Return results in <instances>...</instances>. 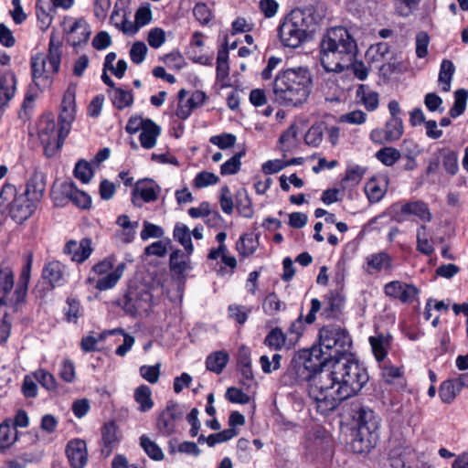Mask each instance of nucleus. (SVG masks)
Listing matches in <instances>:
<instances>
[{
  "label": "nucleus",
  "mask_w": 468,
  "mask_h": 468,
  "mask_svg": "<svg viewBox=\"0 0 468 468\" xmlns=\"http://www.w3.org/2000/svg\"><path fill=\"white\" fill-rule=\"evenodd\" d=\"M331 368L323 367L312 375L303 376L306 365H293L303 378L309 379L308 393L318 412L326 415L349 398L356 396L368 380L366 369L355 359L338 358Z\"/></svg>",
  "instance_id": "obj_1"
},
{
  "label": "nucleus",
  "mask_w": 468,
  "mask_h": 468,
  "mask_svg": "<svg viewBox=\"0 0 468 468\" xmlns=\"http://www.w3.org/2000/svg\"><path fill=\"white\" fill-rule=\"evenodd\" d=\"M356 53V42L344 27L328 29L320 43V61L327 72H342L348 69Z\"/></svg>",
  "instance_id": "obj_2"
},
{
  "label": "nucleus",
  "mask_w": 468,
  "mask_h": 468,
  "mask_svg": "<svg viewBox=\"0 0 468 468\" xmlns=\"http://www.w3.org/2000/svg\"><path fill=\"white\" fill-rule=\"evenodd\" d=\"M312 77L304 67L290 68L281 71L272 84L274 101L287 107L304 103L311 92Z\"/></svg>",
  "instance_id": "obj_3"
},
{
  "label": "nucleus",
  "mask_w": 468,
  "mask_h": 468,
  "mask_svg": "<svg viewBox=\"0 0 468 468\" xmlns=\"http://www.w3.org/2000/svg\"><path fill=\"white\" fill-rule=\"evenodd\" d=\"M29 282V260L25 263L20 282L17 284L10 305L3 303V296L13 287L14 279L10 269L0 270V343H5L11 331L10 312H18L26 306L27 284Z\"/></svg>",
  "instance_id": "obj_4"
},
{
  "label": "nucleus",
  "mask_w": 468,
  "mask_h": 468,
  "mask_svg": "<svg viewBox=\"0 0 468 468\" xmlns=\"http://www.w3.org/2000/svg\"><path fill=\"white\" fill-rule=\"evenodd\" d=\"M352 339L348 332L338 325H325L319 331V344L311 349L310 356L318 359L320 367L328 365L350 354Z\"/></svg>",
  "instance_id": "obj_5"
},
{
  "label": "nucleus",
  "mask_w": 468,
  "mask_h": 468,
  "mask_svg": "<svg viewBox=\"0 0 468 468\" xmlns=\"http://www.w3.org/2000/svg\"><path fill=\"white\" fill-rule=\"evenodd\" d=\"M17 224H23L29 218V184L27 183L23 193L17 195L14 185L5 184L0 190V226L7 217Z\"/></svg>",
  "instance_id": "obj_6"
},
{
  "label": "nucleus",
  "mask_w": 468,
  "mask_h": 468,
  "mask_svg": "<svg viewBox=\"0 0 468 468\" xmlns=\"http://www.w3.org/2000/svg\"><path fill=\"white\" fill-rule=\"evenodd\" d=\"M36 130L45 154L48 157L58 152L68 136L62 134V125L57 124L52 112L44 113L38 118L36 122Z\"/></svg>",
  "instance_id": "obj_7"
},
{
  "label": "nucleus",
  "mask_w": 468,
  "mask_h": 468,
  "mask_svg": "<svg viewBox=\"0 0 468 468\" xmlns=\"http://www.w3.org/2000/svg\"><path fill=\"white\" fill-rule=\"evenodd\" d=\"M126 264L122 262L114 266L112 258H106L92 267L88 278L89 283H94L99 291L112 289L122 277Z\"/></svg>",
  "instance_id": "obj_8"
},
{
  "label": "nucleus",
  "mask_w": 468,
  "mask_h": 468,
  "mask_svg": "<svg viewBox=\"0 0 468 468\" xmlns=\"http://www.w3.org/2000/svg\"><path fill=\"white\" fill-rule=\"evenodd\" d=\"M303 20L302 13L292 12L281 23L278 35L281 43L284 47L296 48L303 42L306 37Z\"/></svg>",
  "instance_id": "obj_9"
},
{
  "label": "nucleus",
  "mask_w": 468,
  "mask_h": 468,
  "mask_svg": "<svg viewBox=\"0 0 468 468\" xmlns=\"http://www.w3.org/2000/svg\"><path fill=\"white\" fill-rule=\"evenodd\" d=\"M399 207V211L394 215V219L398 222H403L407 217H415L419 220L427 223L431 221L432 214L428 205L422 200H411L401 204H396L392 207L395 210Z\"/></svg>",
  "instance_id": "obj_10"
},
{
  "label": "nucleus",
  "mask_w": 468,
  "mask_h": 468,
  "mask_svg": "<svg viewBox=\"0 0 468 468\" xmlns=\"http://www.w3.org/2000/svg\"><path fill=\"white\" fill-rule=\"evenodd\" d=\"M76 118V87L69 86L59 107L58 122L62 125V134L69 135Z\"/></svg>",
  "instance_id": "obj_11"
},
{
  "label": "nucleus",
  "mask_w": 468,
  "mask_h": 468,
  "mask_svg": "<svg viewBox=\"0 0 468 468\" xmlns=\"http://www.w3.org/2000/svg\"><path fill=\"white\" fill-rule=\"evenodd\" d=\"M63 29L68 35V41L73 46L86 43L90 36V26L84 18L66 17Z\"/></svg>",
  "instance_id": "obj_12"
},
{
  "label": "nucleus",
  "mask_w": 468,
  "mask_h": 468,
  "mask_svg": "<svg viewBox=\"0 0 468 468\" xmlns=\"http://www.w3.org/2000/svg\"><path fill=\"white\" fill-rule=\"evenodd\" d=\"M363 269L370 275L390 273L394 269L393 258L386 251L371 253L365 258Z\"/></svg>",
  "instance_id": "obj_13"
},
{
  "label": "nucleus",
  "mask_w": 468,
  "mask_h": 468,
  "mask_svg": "<svg viewBox=\"0 0 468 468\" xmlns=\"http://www.w3.org/2000/svg\"><path fill=\"white\" fill-rule=\"evenodd\" d=\"M384 292L388 297L398 299L405 303H410L417 299L419 290L413 284L392 281L384 286Z\"/></svg>",
  "instance_id": "obj_14"
},
{
  "label": "nucleus",
  "mask_w": 468,
  "mask_h": 468,
  "mask_svg": "<svg viewBox=\"0 0 468 468\" xmlns=\"http://www.w3.org/2000/svg\"><path fill=\"white\" fill-rule=\"evenodd\" d=\"M357 414L358 435H368L371 439H377V431L380 426L379 418L372 410L366 408H361Z\"/></svg>",
  "instance_id": "obj_15"
},
{
  "label": "nucleus",
  "mask_w": 468,
  "mask_h": 468,
  "mask_svg": "<svg viewBox=\"0 0 468 468\" xmlns=\"http://www.w3.org/2000/svg\"><path fill=\"white\" fill-rule=\"evenodd\" d=\"M181 418L182 412L176 404L167 405L158 417V431L164 435H171L175 432L176 422Z\"/></svg>",
  "instance_id": "obj_16"
},
{
  "label": "nucleus",
  "mask_w": 468,
  "mask_h": 468,
  "mask_svg": "<svg viewBox=\"0 0 468 468\" xmlns=\"http://www.w3.org/2000/svg\"><path fill=\"white\" fill-rule=\"evenodd\" d=\"M66 455L72 468H83L88 462L86 442L80 439H74L68 442Z\"/></svg>",
  "instance_id": "obj_17"
},
{
  "label": "nucleus",
  "mask_w": 468,
  "mask_h": 468,
  "mask_svg": "<svg viewBox=\"0 0 468 468\" xmlns=\"http://www.w3.org/2000/svg\"><path fill=\"white\" fill-rule=\"evenodd\" d=\"M158 193V186L154 181L145 180L138 183L133 190L132 201L134 206L141 207L143 203L155 201Z\"/></svg>",
  "instance_id": "obj_18"
},
{
  "label": "nucleus",
  "mask_w": 468,
  "mask_h": 468,
  "mask_svg": "<svg viewBox=\"0 0 468 468\" xmlns=\"http://www.w3.org/2000/svg\"><path fill=\"white\" fill-rule=\"evenodd\" d=\"M91 240L82 239L80 241L69 240L64 247V253L70 257L72 261L81 263L91 254Z\"/></svg>",
  "instance_id": "obj_19"
},
{
  "label": "nucleus",
  "mask_w": 468,
  "mask_h": 468,
  "mask_svg": "<svg viewBox=\"0 0 468 468\" xmlns=\"http://www.w3.org/2000/svg\"><path fill=\"white\" fill-rule=\"evenodd\" d=\"M66 267L58 261H51L45 264L42 270V278L55 288L65 282Z\"/></svg>",
  "instance_id": "obj_20"
},
{
  "label": "nucleus",
  "mask_w": 468,
  "mask_h": 468,
  "mask_svg": "<svg viewBox=\"0 0 468 468\" xmlns=\"http://www.w3.org/2000/svg\"><path fill=\"white\" fill-rule=\"evenodd\" d=\"M120 442V434L113 422L106 423L101 429V454L108 457Z\"/></svg>",
  "instance_id": "obj_21"
},
{
  "label": "nucleus",
  "mask_w": 468,
  "mask_h": 468,
  "mask_svg": "<svg viewBox=\"0 0 468 468\" xmlns=\"http://www.w3.org/2000/svg\"><path fill=\"white\" fill-rule=\"evenodd\" d=\"M356 101L368 112H374L379 105V94L368 85L360 84L356 90Z\"/></svg>",
  "instance_id": "obj_22"
},
{
  "label": "nucleus",
  "mask_w": 468,
  "mask_h": 468,
  "mask_svg": "<svg viewBox=\"0 0 468 468\" xmlns=\"http://www.w3.org/2000/svg\"><path fill=\"white\" fill-rule=\"evenodd\" d=\"M162 129L152 120L146 122V125L141 131L139 135L140 144L144 149H152L156 145L157 138L160 136Z\"/></svg>",
  "instance_id": "obj_23"
},
{
  "label": "nucleus",
  "mask_w": 468,
  "mask_h": 468,
  "mask_svg": "<svg viewBox=\"0 0 468 468\" xmlns=\"http://www.w3.org/2000/svg\"><path fill=\"white\" fill-rule=\"evenodd\" d=\"M62 192L74 205L80 208H88L91 204L90 196L77 189L73 183H64Z\"/></svg>",
  "instance_id": "obj_24"
},
{
  "label": "nucleus",
  "mask_w": 468,
  "mask_h": 468,
  "mask_svg": "<svg viewBox=\"0 0 468 468\" xmlns=\"http://www.w3.org/2000/svg\"><path fill=\"white\" fill-rule=\"evenodd\" d=\"M259 244L258 234H244L238 239L236 243V250L239 256L247 258L251 256L256 251Z\"/></svg>",
  "instance_id": "obj_25"
},
{
  "label": "nucleus",
  "mask_w": 468,
  "mask_h": 468,
  "mask_svg": "<svg viewBox=\"0 0 468 468\" xmlns=\"http://www.w3.org/2000/svg\"><path fill=\"white\" fill-rule=\"evenodd\" d=\"M152 299V295L148 291H143L136 297L133 296V292H129L127 295V302L125 308L128 312L134 314L140 311H146L149 307V302Z\"/></svg>",
  "instance_id": "obj_26"
},
{
  "label": "nucleus",
  "mask_w": 468,
  "mask_h": 468,
  "mask_svg": "<svg viewBox=\"0 0 468 468\" xmlns=\"http://www.w3.org/2000/svg\"><path fill=\"white\" fill-rule=\"evenodd\" d=\"M16 90V77L13 74L5 75L0 81V111L8 104Z\"/></svg>",
  "instance_id": "obj_27"
},
{
  "label": "nucleus",
  "mask_w": 468,
  "mask_h": 468,
  "mask_svg": "<svg viewBox=\"0 0 468 468\" xmlns=\"http://www.w3.org/2000/svg\"><path fill=\"white\" fill-rule=\"evenodd\" d=\"M229 360V356L226 351H216L207 356L206 359V367L211 372L220 374L226 367Z\"/></svg>",
  "instance_id": "obj_28"
},
{
  "label": "nucleus",
  "mask_w": 468,
  "mask_h": 468,
  "mask_svg": "<svg viewBox=\"0 0 468 468\" xmlns=\"http://www.w3.org/2000/svg\"><path fill=\"white\" fill-rule=\"evenodd\" d=\"M417 246L416 249L420 253L430 256L434 252V245L430 238L426 225H420L416 231Z\"/></svg>",
  "instance_id": "obj_29"
},
{
  "label": "nucleus",
  "mask_w": 468,
  "mask_h": 468,
  "mask_svg": "<svg viewBox=\"0 0 468 468\" xmlns=\"http://www.w3.org/2000/svg\"><path fill=\"white\" fill-rule=\"evenodd\" d=\"M51 7L48 1L38 0L36 4L37 23L42 31L47 30L52 22V16L49 13Z\"/></svg>",
  "instance_id": "obj_30"
},
{
  "label": "nucleus",
  "mask_w": 468,
  "mask_h": 468,
  "mask_svg": "<svg viewBox=\"0 0 468 468\" xmlns=\"http://www.w3.org/2000/svg\"><path fill=\"white\" fill-rule=\"evenodd\" d=\"M134 400L139 405L138 410L141 412L149 411L154 407L151 388L146 385H141L134 390Z\"/></svg>",
  "instance_id": "obj_31"
},
{
  "label": "nucleus",
  "mask_w": 468,
  "mask_h": 468,
  "mask_svg": "<svg viewBox=\"0 0 468 468\" xmlns=\"http://www.w3.org/2000/svg\"><path fill=\"white\" fill-rule=\"evenodd\" d=\"M455 72L453 63L449 59H443L441 63L438 82L441 85V90L447 92L451 90V83Z\"/></svg>",
  "instance_id": "obj_32"
},
{
  "label": "nucleus",
  "mask_w": 468,
  "mask_h": 468,
  "mask_svg": "<svg viewBox=\"0 0 468 468\" xmlns=\"http://www.w3.org/2000/svg\"><path fill=\"white\" fill-rule=\"evenodd\" d=\"M18 439V432L11 426L9 420L0 424V452L9 448Z\"/></svg>",
  "instance_id": "obj_33"
},
{
  "label": "nucleus",
  "mask_w": 468,
  "mask_h": 468,
  "mask_svg": "<svg viewBox=\"0 0 468 468\" xmlns=\"http://www.w3.org/2000/svg\"><path fill=\"white\" fill-rule=\"evenodd\" d=\"M460 392L461 388L455 379L443 381L439 388L440 398L441 401L446 404H451Z\"/></svg>",
  "instance_id": "obj_34"
},
{
  "label": "nucleus",
  "mask_w": 468,
  "mask_h": 468,
  "mask_svg": "<svg viewBox=\"0 0 468 468\" xmlns=\"http://www.w3.org/2000/svg\"><path fill=\"white\" fill-rule=\"evenodd\" d=\"M120 334L123 336V343L122 345L119 346L116 350L115 354L120 356H123L127 354V352L132 348V346L134 344V337L132 335L125 334L124 331L121 328H115L109 331H104L101 334H100V339H105L108 335H117Z\"/></svg>",
  "instance_id": "obj_35"
},
{
  "label": "nucleus",
  "mask_w": 468,
  "mask_h": 468,
  "mask_svg": "<svg viewBox=\"0 0 468 468\" xmlns=\"http://www.w3.org/2000/svg\"><path fill=\"white\" fill-rule=\"evenodd\" d=\"M238 434L236 429L229 428L220 432L210 434L208 437H205L201 435L198 438V442L203 443L207 442L209 447H213L218 443H222L229 441L230 439L236 437Z\"/></svg>",
  "instance_id": "obj_36"
},
{
  "label": "nucleus",
  "mask_w": 468,
  "mask_h": 468,
  "mask_svg": "<svg viewBox=\"0 0 468 468\" xmlns=\"http://www.w3.org/2000/svg\"><path fill=\"white\" fill-rule=\"evenodd\" d=\"M404 132L403 122L401 118H391L386 123L385 140L394 142L399 140Z\"/></svg>",
  "instance_id": "obj_37"
},
{
  "label": "nucleus",
  "mask_w": 468,
  "mask_h": 468,
  "mask_svg": "<svg viewBox=\"0 0 468 468\" xmlns=\"http://www.w3.org/2000/svg\"><path fill=\"white\" fill-rule=\"evenodd\" d=\"M189 268V260L180 250L172 252L170 256V269L177 274L182 275Z\"/></svg>",
  "instance_id": "obj_38"
},
{
  "label": "nucleus",
  "mask_w": 468,
  "mask_h": 468,
  "mask_svg": "<svg viewBox=\"0 0 468 468\" xmlns=\"http://www.w3.org/2000/svg\"><path fill=\"white\" fill-rule=\"evenodd\" d=\"M173 234L174 239L177 240L185 248L187 254H191L193 252L194 248L188 228L182 223H178L175 226Z\"/></svg>",
  "instance_id": "obj_39"
},
{
  "label": "nucleus",
  "mask_w": 468,
  "mask_h": 468,
  "mask_svg": "<svg viewBox=\"0 0 468 468\" xmlns=\"http://www.w3.org/2000/svg\"><path fill=\"white\" fill-rule=\"evenodd\" d=\"M286 335L279 327H275L266 335L264 344L273 350H281L286 346Z\"/></svg>",
  "instance_id": "obj_40"
},
{
  "label": "nucleus",
  "mask_w": 468,
  "mask_h": 468,
  "mask_svg": "<svg viewBox=\"0 0 468 468\" xmlns=\"http://www.w3.org/2000/svg\"><path fill=\"white\" fill-rule=\"evenodd\" d=\"M286 304L280 300L278 295L274 292L269 293L263 303L262 309L267 315H275L279 312L285 310Z\"/></svg>",
  "instance_id": "obj_41"
},
{
  "label": "nucleus",
  "mask_w": 468,
  "mask_h": 468,
  "mask_svg": "<svg viewBox=\"0 0 468 468\" xmlns=\"http://www.w3.org/2000/svg\"><path fill=\"white\" fill-rule=\"evenodd\" d=\"M369 343L377 360H383L387 356L388 348L389 346L388 338L382 335L378 336H370Z\"/></svg>",
  "instance_id": "obj_42"
},
{
  "label": "nucleus",
  "mask_w": 468,
  "mask_h": 468,
  "mask_svg": "<svg viewBox=\"0 0 468 468\" xmlns=\"http://www.w3.org/2000/svg\"><path fill=\"white\" fill-rule=\"evenodd\" d=\"M467 99L468 90L460 89L454 92V103L449 111L452 118H457L463 113L466 109Z\"/></svg>",
  "instance_id": "obj_43"
},
{
  "label": "nucleus",
  "mask_w": 468,
  "mask_h": 468,
  "mask_svg": "<svg viewBox=\"0 0 468 468\" xmlns=\"http://www.w3.org/2000/svg\"><path fill=\"white\" fill-rule=\"evenodd\" d=\"M236 207L244 218H251L253 215V209L251 201L246 190L240 189L236 194Z\"/></svg>",
  "instance_id": "obj_44"
},
{
  "label": "nucleus",
  "mask_w": 468,
  "mask_h": 468,
  "mask_svg": "<svg viewBox=\"0 0 468 468\" xmlns=\"http://www.w3.org/2000/svg\"><path fill=\"white\" fill-rule=\"evenodd\" d=\"M116 223L123 229L122 233V240L125 242L132 241L138 227V221H131L127 215H121L118 217Z\"/></svg>",
  "instance_id": "obj_45"
},
{
  "label": "nucleus",
  "mask_w": 468,
  "mask_h": 468,
  "mask_svg": "<svg viewBox=\"0 0 468 468\" xmlns=\"http://www.w3.org/2000/svg\"><path fill=\"white\" fill-rule=\"evenodd\" d=\"M140 444L145 453L153 460L161 461L164 459V452L161 448L148 436L143 435L140 438Z\"/></svg>",
  "instance_id": "obj_46"
},
{
  "label": "nucleus",
  "mask_w": 468,
  "mask_h": 468,
  "mask_svg": "<svg viewBox=\"0 0 468 468\" xmlns=\"http://www.w3.org/2000/svg\"><path fill=\"white\" fill-rule=\"evenodd\" d=\"M377 159L387 166H392L401 157L400 152L394 147H384L376 153Z\"/></svg>",
  "instance_id": "obj_47"
},
{
  "label": "nucleus",
  "mask_w": 468,
  "mask_h": 468,
  "mask_svg": "<svg viewBox=\"0 0 468 468\" xmlns=\"http://www.w3.org/2000/svg\"><path fill=\"white\" fill-rule=\"evenodd\" d=\"M367 168L364 166L358 165H350L346 168L343 182L348 183L352 186H356L364 177Z\"/></svg>",
  "instance_id": "obj_48"
},
{
  "label": "nucleus",
  "mask_w": 468,
  "mask_h": 468,
  "mask_svg": "<svg viewBox=\"0 0 468 468\" xmlns=\"http://www.w3.org/2000/svg\"><path fill=\"white\" fill-rule=\"evenodd\" d=\"M112 100L115 107L122 110L133 103V95L130 91L114 88L112 91Z\"/></svg>",
  "instance_id": "obj_49"
},
{
  "label": "nucleus",
  "mask_w": 468,
  "mask_h": 468,
  "mask_svg": "<svg viewBox=\"0 0 468 468\" xmlns=\"http://www.w3.org/2000/svg\"><path fill=\"white\" fill-rule=\"evenodd\" d=\"M324 123H314L307 131L304 140L308 145L318 146L323 141L324 137Z\"/></svg>",
  "instance_id": "obj_50"
},
{
  "label": "nucleus",
  "mask_w": 468,
  "mask_h": 468,
  "mask_svg": "<svg viewBox=\"0 0 468 468\" xmlns=\"http://www.w3.org/2000/svg\"><path fill=\"white\" fill-rule=\"evenodd\" d=\"M297 132L294 127L287 129L280 137L279 143L281 144V150L283 152V156L286 153L291 152L296 146Z\"/></svg>",
  "instance_id": "obj_51"
},
{
  "label": "nucleus",
  "mask_w": 468,
  "mask_h": 468,
  "mask_svg": "<svg viewBox=\"0 0 468 468\" xmlns=\"http://www.w3.org/2000/svg\"><path fill=\"white\" fill-rule=\"evenodd\" d=\"M140 376L151 384L158 382L161 373V364L156 363L154 366L144 365L139 368Z\"/></svg>",
  "instance_id": "obj_52"
},
{
  "label": "nucleus",
  "mask_w": 468,
  "mask_h": 468,
  "mask_svg": "<svg viewBox=\"0 0 468 468\" xmlns=\"http://www.w3.org/2000/svg\"><path fill=\"white\" fill-rule=\"evenodd\" d=\"M243 154L244 153H238L222 164L220 166V174L222 176H229L238 173L241 165L240 159Z\"/></svg>",
  "instance_id": "obj_53"
},
{
  "label": "nucleus",
  "mask_w": 468,
  "mask_h": 468,
  "mask_svg": "<svg viewBox=\"0 0 468 468\" xmlns=\"http://www.w3.org/2000/svg\"><path fill=\"white\" fill-rule=\"evenodd\" d=\"M218 180L219 178L216 174L207 171H202L196 176L193 185L197 188H204L208 186L216 185Z\"/></svg>",
  "instance_id": "obj_54"
},
{
  "label": "nucleus",
  "mask_w": 468,
  "mask_h": 468,
  "mask_svg": "<svg viewBox=\"0 0 468 468\" xmlns=\"http://www.w3.org/2000/svg\"><path fill=\"white\" fill-rule=\"evenodd\" d=\"M442 165L450 175H455L459 171L457 153L450 149L445 150L442 156Z\"/></svg>",
  "instance_id": "obj_55"
},
{
  "label": "nucleus",
  "mask_w": 468,
  "mask_h": 468,
  "mask_svg": "<svg viewBox=\"0 0 468 468\" xmlns=\"http://www.w3.org/2000/svg\"><path fill=\"white\" fill-rule=\"evenodd\" d=\"M365 191L370 202L376 203L382 199L385 189L380 187L376 180H369L365 186Z\"/></svg>",
  "instance_id": "obj_56"
},
{
  "label": "nucleus",
  "mask_w": 468,
  "mask_h": 468,
  "mask_svg": "<svg viewBox=\"0 0 468 468\" xmlns=\"http://www.w3.org/2000/svg\"><path fill=\"white\" fill-rule=\"evenodd\" d=\"M188 214L193 218H198L202 217H208L211 216L213 219H218L220 218V215L218 212H211L210 210V205L207 202H202L200 205L197 207H190L188 209Z\"/></svg>",
  "instance_id": "obj_57"
},
{
  "label": "nucleus",
  "mask_w": 468,
  "mask_h": 468,
  "mask_svg": "<svg viewBox=\"0 0 468 468\" xmlns=\"http://www.w3.org/2000/svg\"><path fill=\"white\" fill-rule=\"evenodd\" d=\"M281 359L282 356L280 354H274L271 359H270L268 356H261L260 357V364L262 371L266 374H270L279 369L281 367Z\"/></svg>",
  "instance_id": "obj_58"
},
{
  "label": "nucleus",
  "mask_w": 468,
  "mask_h": 468,
  "mask_svg": "<svg viewBox=\"0 0 468 468\" xmlns=\"http://www.w3.org/2000/svg\"><path fill=\"white\" fill-rule=\"evenodd\" d=\"M343 299L338 293H332L327 299L326 307L324 309V313L327 317H334L339 312L343 305Z\"/></svg>",
  "instance_id": "obj_59"
},
{
  "label": "nucleus",
  "mask_w": 468,
  "mask_h": 468,
  "mask_svg": "<svg viewBox=\"0 0 468 468\" xmlns=\"http://www.w3.org/2000/svg\"><path fill=\"white\" fill-rule=\"evenodd\" d=\"M31 181L34 182L32 186L33 190H31V200L38 201L43 196V193L46 188V183L44 179L43 174L39 172H36L31 178Z\"/></svg>",
  "instance_id": "obj_60"
},
{
  "label": "nucleus",
  "mask_w": 468,
  "mask_h": 468,
  "mask_svg": "<svg viewBox=\"0 0 468 468\" xmlns=\"http://www.w3.org/2000/svg\"><path fill=\"white\" fill-rule=\"evenodd\" d=\"M367 118V116L363 111L355 110L353 112L342 114L339 117V121L341 122H346L349 124L361 125L366 122Z\"/></svg>",
  "instance_id": "obj_61"
},
{
  "label": "nucleus",
  "mask_w": 468,
  "mask_h": 468,
  "mask_svg": "<svg viewBox=\"0 0 468 468\" xmlns=\"http://www.w3.org/2000/svg\"><path fill=\"white\" fill-rule=\"evenodd\" d=\"M416 44V55L420 58H423L428 55V47L430 44V37L424 32H418L415 39Z\"/></svg>",
  "instance_id": "obj_62"
},
{
  "label": "nucleus",
  "mask_w": 468,
  "mask_h": 468,
  "mask_svg": "<svg viewBox=\"0 0 468 468\" xmlns=\"http://www.w3.org/2000/svg\"><path fill=\"white\" fill-rule=\"evenodd\" d=\"M147 42L153 48H159L165 42V32L161 27H154L149 30Z\"/></svg>",
  "instance_id": "obj_63"
},
{
  "label": "nucleus",
  "mask_w": 468,
  "mask_h": 468,
  "mask_svg": "<svg viewBox=\"0 0 468 468\" xmlns=\"http://www.w3.org/2000/svg\"><path fill=\"white\" fill-rule=\"evenodd\" d=\"M152 18L153 15L149 4L141 5L135 12L134 20L140 28L148 25Z\"/></svg>",
  "instance_id": "obj_64"
}]
</instances>
